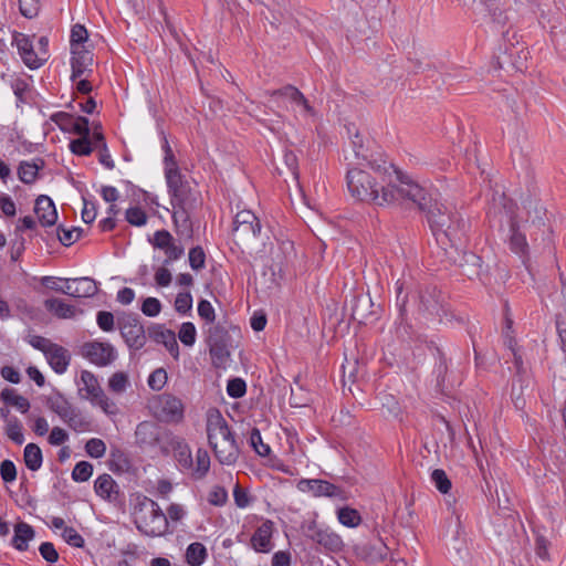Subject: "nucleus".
I'll return each instance as SVG.
<instances>
[{
  "mask_svg": "<svg viewBox=\"0 0 566 566\" xmlns=\"http://www.w3.org/2000/svg\"><path fill=\"white\" fill-rule=\"evenodd\" d=\"M93 474V465L87 461H80L72 471V479L75 482H86Z\"/></svg>",
  "mask_w": 566,
  "mask_h": 566,
  "instance_id": "obj_48",
  "label": "nucleus"
},
{
  "mask_svg": "<svg viewBox=\"0 0 566 566\" xmlns=\"http://www.w3.org/2000/svg\"><path fill=\"white\" fill-rule=\"evenodd\" d=\"M396 306L399 312L400 324L398 333L408 334L410 326L407 323L411 298V305L419 319L426 322L450 321L449 304L446 295L438 286L432 284H422L417 287L407 281L398 280L395 284Z\"/></svg>",
  "mask_w": 566,
  "mask_h": 566,
  "instance_id": "obj_2",
  "label": "nucleus"
},
{
  "mask_svg": "<svg viewBox=\"0 0 566 566\" xmlns=\"http://www.w3.org/2000/svg\"><path fill=\"white\" fill-rule=\"evenodd\" d=\"M22 429V422L17 417H11L6 423L4 432L15 444L21 446L24 442Z\"/></svg>",
  "mask_w": 566,
  "mask_h": 566,
  "instance_id": "obj_41",
  "label": "nucleus"
},
{
  "mask_svg": "<svg viewBox=\"0 0 566 566\" xmlns=\"http://www.w3.org/2000/svg\"><path fill=\"white\" fill-rule=\"evenodd\" d=\"M207 434L211 448H216L218 442L233 434L219 410L208 415Z\"/></svg>",
  "mask_w": 566,
  "mask_h": 566,
  "instance_id": "obj_15",
  "label": "nucleus"
},
{
  "mask_svg": "<svg viewBox=\"0 0 566 566\" xmlns=\"http://www.w3.org/2000/svg\"><path fill=\"white\" fill-rule=\"evenodd\" d=\"M45 163L42 158L32 160H22L18 167V177L25 185H32L39 176V171L43 169Z\"/></svg>",
  "mask_w": 566,
  "mask_h": 566,
  "instance_id": "obj_27",
  "label": "nucleus"
},
{
  "mask_svg": "<svg viewBox=\"0 0 566 566\" xmlns=\"http://www.w3.org/2000/svg\"><path fill=\"white\" fill-rule=\"evenodd\" d=\"M304 534L325 552L338 553L344 546L343 539L338 534L327 527H319L316 522H311L304 528Z\"/></svg>",
  "mask_w": 566,
  "mask_h": 566,
  "instance_id": "obj_10",
  "label": "nucleus"
},
{
  "mask_svg": "<svg viewBox=\"0 0 566 566\" xmlns=\"http://www.w3.org/2000/svg\"><path fill=\"white\" fill-rule=\"evenodd\" d=\"M90 122L84 116L73 117L69 133L78 135L80 137L90 136Z\"/></svg>",
  "mask_w": 566,
  "mask_h": 566,
  "instance_id": "obj_60",
  "label": "nucleus"
},
{
  "mask_svg": "<svg viewBox=\"0 0 566 566\" xmlns=\"http://www.w3.org/2000/svg\"><path fill=\"white\" fill-rule=\"evenodd\" d=\"M207 344L209 346L212 365L216 368H226L231 355L230 348L232 346L229 331L220 324L210 327Z\"/></svg>",
  "mask_w": 566,
  "mask_h": 566,
  "instance_id": "obj_7",
  "label": "nucleus"
},
{
  "mask_svg": "<svg viewBox=\"0 0 566 566\" xmlns=\"http://www.w3.org/2000/svg\"><path fill=\"white\" fill-rule=\"evenodd\" d=\"M273 522L266 520L263 522L251 536V547L258 553H269L273 544L271 542L273 533Z\"/></svg>",
  "mask_w": 566,
  "mask_h": 566,
  "instance_id": "obj_21",
  "label": "nucleus"
},
{
  "mask_svg": "<svg viewBox=\"0 0 566 566\" xmlns=\"http://www.w3.org/2000/svg\"><path fill=\"white\" fill-rule=\"evenodd\" d=\"M35 536L34 528L25 523L19 522L14 525V535L11 545L19 552H25L29 548V542Z\"/></svg>",
  "mask_w": 566,
  "mask_h": 566,
  "instance_id": "obj_28",
  "label": "nucleus"
},
{
  "mask_svg": "<svg viewBox=\"0 0 566 566\" xmlns=\"http://www.w3.org/2000/svg\"><path fill=\"white\" fill-rule=\"evenodd\" d=\"M64 422L76 432L90 431L92 427V421L78 408Z\"/></svg>",
  "mask_w": 566,
  "mask_h": 566,
  "instance_id": "obj_39",
  "label": "nucleus"
},
{
  "mask_svg": "<svg viewBox=\"0 0 566 566\" xmlns=\"http://www.w3.org/2000/svg\"><path fill=\"white\" fill-rule=\"evenodd\" d=\"M510 247L511 250L520 255H523L526 253L528 244L526 241V238L523 233L518 231V224L517 221L511 217L510 219Z\"/></svg>",
  "mask_w": 566,
  "mask_h": 566,
  "instance_id": "obj_34",
  "label": "nucleus"
},
{
  "mask_svg": "<svg viewBox=\"0 0 566 566\" xmlns=\"http://www.w3.org/2000/svg\"><path fill=\"white\" fill-rule=\"evenodd\" d=\"M459 244L460 243H454L453 247L451 244L450 250L442 248L446 256L451 263L459 266L461 269V273L468 279H478L483 281L488 275V269L484 266L481 256L471 251L460 250L458 247Z\"/></svg>",
  "mask_w": 566,
  "mask_h": 566,
  "instance_id": "obj_6",
  "label": "nucleus"
},
{
  "mask_svg": "<svg viewBox=\"0 0 566 566\" xmlns=\"http://www.w3.org/2000/svg\"><path fill=\"white\" fill-rule=\"evenodd\" d=\"M161 417L166 422L178 423L184 419V403L172 395L160 398Z\"/></svg>",
  "mask_w": 566,
  "mask_h": 566,
  "instance_id": "obj_20",
  "label": "nucleus"
},
{
  "mask_svg": "<svg viewBox=\"0 0 566 566\" xmlns=\"http://www.w3.org/2000/svg\"><path fill=\"white\" fill-rule=\"evenodd\" d=\"M23 459L25 467L31 471H38L43 462L40 447L35 443H28L24 448Z\"/></svg>",
  "mask_w": 566,
  "mask_h": 566,
  "instance_id": "obj_37",
  "label": "nucleus"
},
{
  "mask_svg": "<svg viewBox=\"0 0 566 566\" xmlns=\"http://www.w3.org/2000/svg\"><path fill=\"white\" fill-rule=\"evenodd\" d=\"M167 382V373L164 368L155 369L148 377V386L156 391L164 388Z\"/></svg>",
  "mask_w": 566,
  "mask_h": 566,
  "instance_id": "obj_59",
  "label": "nucleus"
},
{
  "mask_svg": "<svg viewBox=\"0 0 566 566\" xmlns=\"http://www.w3.org/2000/svg\"><path fill=\"white\" fill-rule=\"evenodd\" d=\"M44 307L56 317L66 319L75 316L76 308L61 298H48L44 301Z\"/></svg>",
  "mask_w": 566,
  "mask_h": 566,
  "instance_id": "obj_31",
  "label": "nucleus"
},
{
  "mask_svg": "<svg viewBox=\"0 0 566 566\" xmlns=\"http://www.w3.org/2000/svg\"><path fill=\"white\" fill-rule=\"evenodd\" d=\"M228 501V492L223 486L214 485L208 495V502L214 506H222Z\"/></svg>",
  "mask_w": 566,
  "mask_h": 566,
  "instance_id": "obj_63",
  "label": "nucleus"
},
{
  "mask_svg": "<svg viewBox=\"0 0 566 566\" xmlns=\"http://www.w3.org/2000/svg\"><path fill=\"white\" fill-rule=\"evenodd\" d=\"M45 357L49 365L56 374L65 373L71 361L69 350L57 344L51 347V349L45 354Z\"/></svg>",
  "mask_w": 566,
  "mask_h": 566,
  "instance_id": "obj_24",
  "label": "nucleus"
},
{
  "mask_svg": "<svg viewBox=\"0 0 566 566\" xmlns=\"http://www.w3.org/2000/svg\"><path fill=\"white\" fill-rule=\"evenodd\" d=\"M117 326L122 337L130 349L139 350L145 346L146 334L138 314H122L117 317Z\"/></svg>",
  "mask_w": 566,
  "mask_h": 566,
  "instance_id": "obj_8",
  "label": "nucleus"
},
{
  "mask_svg": "<svg viewBox=\"0 0 566 566\" xmlns=\"http://www.w3.org/2000/svg\"><path fill=\"white\" fill-rule=\"evenodd\" d=\"M196 327L191 322L182 323L178 333L180 342L186 346H192L196 342Z\"/></svg>",
  "mask_w": 566,
  "mask_h": 566,
  "instance_id": "obj_53",
  "label": "nucleus"
},
{
  "mask_svg": "<svg viewBox=\"0 0 566 566\" xmlns=\"http://www.w3.org/2000/svg\"><path fill=\"white\" fill-rule=\"evenodd\" d=\"M210 469V455L207 450L199 448L196 453V463L192 461L190 472L195 480L203 479Z\"/></svg>",
  "mask_w": 566,
  "mask_h": 566,
  "instance_id": "obj_35",
  "label": "nucleus"
},
{
  "mask_svg": "<svg viewBox=\"0 0 566 566\" xmlns=\"http://www.w3.org/2000/svg\"><path fill=\"white\" fill-rule=\"evenodd\" d=\"M337 518L340 524L352 528L357 527L361 523L360 513L349 506L338 509Z\"/></svg>",
  "mask_w": 566,
  "mask_h": 566,
  "instance_id": "obj_40",
  "label": "nucleus"
},
{
  "mask_svg": "<svg viewBox=\"0 0 566 566\" xmlns=\"http://www.w3.org/2000/svg\"><path fill=\"white\" fill-rule=\"evenodd\" d=\"M227 392L231 398H241L247 392V384L242 378H231L227 385Z\"/></svg>",
  "mask_w": 566,
  "mask_h": 566,
  "instance_id": "obj_56",
  "label": "nucleus"
},
{
  "mask_svg": "<svg viewBox=\"0 0 566 566\" xmlns=\"http://www.w3.org/2000/svg\"><path fill=\"white\" fill-rule=\"evenodd\" d=\"M88 33L84 25L75 24L71 30V50L84 49L82 44L87 40Z\"/></svg>",
  "mask_w": 566,
  "mask_h": 566,
  "instance_id": "obj_50",
  "label": "nucleus"
},
{
  "mask_svg": "<svg viewBox=\"0 0 566 566\" xmlns=\"http://www.w3.org/2000/svg\"><path fill=\"white\" fill-rule=\"evenodd\" d=\"M77 230L81 231V228L65 229L63 226L60 224L56 228L59 241L65 247L73 244L78 240V234H74Z\"/></svg>",
  "mask_w": 566,
  "mask_h": 566,
  "instance_id": "obj_61",
  "label": "nucleus"
},
{
  "mask_svg": "<svg viewBox=\"0 0 566 566\" xmlns=\"http://www.w3.org/2000/svg\"><path fill=\"white\" fill-rule=\"evenodd\" d=\"M128 386V377L125 373L117 371L112 375L108 380V387L112 391L120 394L126 390Z\"/></svg>",
  "mask_w": 566,
  "mask_h": 566,
  "instance_id": "obj_58",
  "label": "nucleus"
},
{
  "mask_svg": "<svg viewBox=\"0 0 566 566\" xmlns=\"http://www.w3.org/2000/svg\"><path fill=\"white\" fill-rule=\"evenodd\" d=\"M85 451L90 457L99 459L104 457L106 452V444L102 439L92 438L86 441Z\"/></svg>",
  "mask_w": 566,
  "mask_h": 566,
  "instance_id": "obj_52",
  "label": "nucleus"
},
{
  "mask_svg": "<svg viewBox=\"0 0 566 566\" xmlns=\"http://www.w3.org/2000/svg\"><path fill=\"white\" fill-rule=\"evenodd\" d=\"M207 556L205 545L199 542L191 543L186 551V560L191 566L202 565Z\"/></svg>",
  "mask_w": 566,
  "mask_h": 566,
  "instance_id": "obj_38",
  "label": "nucleus"
},
{
  "mask_svg": "<svg viewBox=\"0 0 566 566\" xmlns=\"http://www.w3.org/2000/svg\"><path fill=\"white\" fill-rule=\"evenodd\" d=\"M171 434L170 431L151 421L140 422L135 431L136 443L140 448L160 447L164 452H167L164 444H167Z\"/></svg>",
  "mask_w": 566,
  "mask_h": 566,
  "instance_id": "obj_9",
  "label": "nucleus"
},
{
  "mask_svg": "<svg viewBox=\"0 0 566 566\" xmlns=\"http://www.w3.org/2000/svg\"><path fill=\"white\" fill-rule=\"evenodd\" d=\"M297 489L301 492H311L313 496H326L331 499L347 500V492L326 480L321 479H302L297 482Z\"/></svg>",
  "mask_w": 566,
  "mask_h": 566,
  "instance_id": "obj_12",
  "label": "nucleus"
},
{
  "mask_svg": "<svg viewBox=\"0 0 566 566\" xmlns=\"http://www.w3.org/2000/svg\"><path fill=\"white\" fill-rule=\"evenodd\" d=\"M429 349L436 359L433 375L436 376L437 387L442 388L444 386L449 369L446 354L442 348L433 342L430 343Z\"/></svg>",
  "mask_w": 566,
  "mask_h": 566,
  "instance_id": "obj_25",
  "label": "nucleus"
},
{
  "mask_svg": "<svg viewBox=\"0 0 566 566\" xmlns=\"http://www.w3.org/2000/svg\"><path fill=\"white\" fill-rule=\"evenodd\" d=\"M346 182L352 197L377 206L391 205L399 198L419 203L423 200L422 187L390 163H385L384 174L348 169Z\"/></svg>",
  "mask_w": 566,
  "mask_h": 566,
  "instance_id": "obj_1",
  "label": "nucleus"
},
{
  "mask_svg": "<svg viewBox=\"0 0 566 566\" xmlns=\"http://www.w3.org/2000/svg\"><path fill=\"white\" fill-rule=\"evenodd\" d=\"M192 308V296L190 292H180L177 294L175 300V310L185 315L189 313Z\"/></svg>",
  "mask_w": 566,
  "mask_h": 566,
  "instance_id": "obj_57",
  "label": "nucleus"
},
{
  "mask_svg": "<svg viewBox=\"0 0 566 566\" xmlns=\"http://www.w3.org/2000/svg\"><path fill=\"white\" fill-rule=\"evenodd\" d=\"M94 490L98 496L109 502L117 501L119 497V486L107 473L99 475L95 480Z\"/></svg>",
  "mask_w": 566,
  "mask_h": 566,
  "instance_id": "obj_23",
  "label": "nucleus"
},
{
  "mask_svg": "<svg viewBox=\"0 0 566 566\" xmlns=\"http://www.w3.org/2000/svg\"><path fill=\"white\" fill-rule=\"evenodd\" d=\"M70 149L74 155L88 156L93 151V143L90 139V136L80 137L71 140Z\"/></svg>",
  "mask_w": 566,
  "mask_h": 566,
  "instance_id": "obj_44",
  "label": "nucleus"
},
{
  "mask_svg": "<svg viewBox=\"0 0 566 566\" xmlns=\"http://www.w3.org/2000/svg\"><path fill=\"white\" fill-rule=\"evenodd\" d=\"M350 143L356 159L365 161L366 167L374 172L384 174L385 163L387 161L380 156L378 158H374V155L369 154L368 149L364 145L363 137L358 132L355 133Z\"/></svg>",
  "mask_w": 566,
  "mask_h": 566,
  "instance_id": "obj_16",
  "label": "nucleus"
},
{
  "mask_svg": "<svg viewBox=\"0 0 566 566\" xmlns=\"http://www.w3.org/2000/svg\"><path fill=\"white\" fill-rule=\"evenodd\" d=\"M81 381L83 382V387L78 388V392L82 398L92 401L97 396H101L103 389L101 388L99 382L93 373L83 370L81 373Z\"/></svg>",
  "mask_w": 566,
  "mask_h": 566,
  "instance_id": "obj_30",
  "label": "nucleus"
},
{
  "mask_svg": "<svg viewBox=\"0 0 566 566\" xmlns=\"http://www.w3.org/2000/svg\"><path fill=\"white\" fill-rule=\"evenodd\" d=\"M249 444L260 457H266L271 452L269 444L263 442L261 432L258 428H253L251 430L249 437Z\"/></svg>",
  "mask_w": 566,
  "mask_h": 566,
  "instance_id": "obj_43",
  "label": "nucleus"
},
{
  "mask_svg": "<svg viewBox=\"0 0 566 566\" xmlns=\"http://www.w3.org/2000/svg\"><path fill=\"white\" fill-rule=\"evenodd\" d=\"M71 284L74 285L73 297H92L98 291L96 282L87 276L73 279Z\"/></svg>",
  "mask_w": 566,
  "mask_h": 566,
  "instance_id": "obj_33",
  "label": "nucleus"
},
{
  "mask_svg": "<svg viewBox=\"0 0 566 566\" xmlns=\"http://www.w3.org/2000/svg\"><path fill=\"white\" fill-rule=\"evenodd\" d=\"M480 4L484 7L492 22L499 25H504L507 22L509 17L505 9L502 7L501 0H480Z\"/></svg>",
  "mask_w": 566,
  "mask_h": 566,
  "instance_id": "obj_36",
  "label": "nucleus"
},
{
  "mask_svg": "<svg viewBox=\"0 0 566 566\" xmlns=\"http://www.w3.org/2000/svg\"><path fill=\"white\" fill-rule=\"evenodd\" d=\"M63 539L71 546L82 548L85 544L83 536L72 526L64 527Z\"/></svg>",
  "mask_w": 566,
  "mask_h": 566,
  "instance_id": "obj_62",
  "label": "nucleus"
},
{
  "mask_svg": "<svg viewBox=\"0 0 566 566\" xmlns=\"http://www.w3.org/2000/svg\"><path fill=\"white\" fill-rule=\"evenodd\" d=\"M12 44L17 46L23 63L31 70L41 67L46 62L45 52L36 53L30 36L21 32H14Z\"/></svg>",
  "mask_w": 566,
  "mask_h": 566,
  "instance_id": "obj_14",
  "label": "nucleus"
},
{
  "mask_svg": "<svg viewBox=\"0 0 566 566\" xmlns=\"http://www.w3.org/2000/svg\"><path fill=\"white\" fill-rule=\"evenodd\" d=\"M161 148L165 153V156H164V170L165 171H174V170H179V166H178V161L175 157V154L168 143V139L166 137V135L163 133V145H161Z\"/></svg>",
  "mask_w": 566,
  "mask_h": 566,
  "instance_id": "obj_47",
  "label": "nucleus"
},
{
  "mask_svg": "<svg viewBox=\"0 0 566 566\" xmlns=\"http://www.w3.org/2000/svg\"><path fill=\"white\" fill-rule=\"evenodd\" d=\"M261 223L250 210L239 211L233 220V237L242 243L254 240L260 235Z\"/></svg>",
  "mask_w": 566,
  "mask_h": 566,
  "instance_id": "obj_11",
  "label": "nucleus"
},
{
  "mask_svg": "<svg viewBox=\"0 0 566 566\" xmlns=\"http://www.w3.org/2000/svg\"><path fill=\"white\" fill-rule=\"evenodd\" d=\"M269 94L271 97H276V96L286 97L291 102L303 106V108L306 113H310V114L313 113V107L310 105L306 97L303 95V93L298 88H296L293 85H290V84L285 85L281 88L269 92Z\"/></svg>",
  "mask_w": 566,
  "mask_h": 566,
  "instance_id": "obj_29",
  "label": "nucleus"
},
{
  "mask_svg": "<svg viewBox=\"0 0 566 566\" xmlns=\"http://www.w3.org/2000/svg\"><path fill=\"white\" fill-rule=\"evenodd\" d=\"M19 11L27 19H33L39 14L40 0H18Z\"/></svg>",
  "mask_w": 566,
  "mask_h": 566,
  "instance_id": "obj_55",
  "label": "nucleus"
},
{
  "mask_svg": "<svg viewBox=\"0 0 566 566\" xmlns=\"http://www.w3.org/2000/svg\"><path fill=\"white\" fill-rule=\"evenodd\" d=\"M148 335L156 343L163 344L176 360L179 358V345L174 331L160 324H153L148 327Z\"/></svg>",
  "mask_w": 566,
  "mask_h": 566,
  "instance_id": "obj_17",
  "label": "nucleus"
},
{
  "mask_svg": "<svg viewBox=\"0 0 566 566\" xmlns=\"http://www.w3.org/2000/svg\"><path fill=\"white\" fill-rule=\"evenodd\" d=\"M167 444L172 449L174 457L181 472H188L192 469L191 450L185 439L171 434Z\"/></svg>",
  "mask_w": 566,
  "mask_h": 566,
  "instance_id": "obj_18",
  "label": "nucleus"
},
{
  "mask_svg": "<svg viewBox=\"0 0 566 566\" xmlns=\"http://www.w3.org/2000/svg\"><path fill=\"white\" fill-rule=\"evenodd\" d=\"M72 52V59H71V65L80 66L87 69V66L93 61V54L84 49H73Z\"/></svg>",
  "mask_w": 566,
  "mask_h": 566,
  "instance_id": "obj_51",
  "label": "nucleus"
},
{
  "mask_svg": "<svg viewBox=\"0 0 566 566\" xmlns=\"http://www.w3.org/2000/svg\"><path fill=\"white\" fill-rule=\"evenodd\" d=\"M514 52H510L505 48L503 51L500 48V53L495 56V69L504 70L506 72L517 69L513 60Z\"/></svg>",
  "mask_w": 566,
  "mask_h": 566,
  "instance_id": "obj_45",
  "label": "nucleus"
},
{
  "mask_svg": "<svg viewBox=\"0 0 566 566\" xmlns=\"http://www.w3.org/2000/svg\"><path fill=\"white\" fill-rule=\"evenodd\" d=\"M423 200L411 201L419 210L426 212L428 224L437 239V242L444 244L447 240L450 245L454 243H462L465 238L470 223L465 220L460 211L454 207L448 206L438 200L428 198V192L424 188Z\"/></svg>",
  "mask_w": 566,
  "mask_h": 566,
  "instance_id": "obj_3",
  "label": "nucleus"
},
{
  "mask_svg": "<svg viewBox=\"0 0 566 566\" xmlns=\"http://www.w3.org/2000/svg\"><path fill=\"white\" fill-rule=\"evenodd\" d=\"M45 405L52 412L56 413L62 421H65L77 408L60 391H56L53 396H49L45 399Z\"/></svg>",
  "mask_w": 566,
  "mask_h": 566,
  "instance_id": "obj_26",
  "label": "nucleus"
},
{
  "mask_svg": "<svg viewBox=\"0 0 566 566\" xmlns=\"http://www.w3.org/2000/svg\"><path fill=\"white\" fill-rule=\"evenodd\" d=\"M212 450L221 464L231 465L239 458V447L233 434L218 442Z\"/></svg>",
  "mask_w": 566,
  "mask_h": 566,
  "instance_id": "obj_22",
  "label": "nucleus"
},
{
  "mask_svg": "<svg viewBox=\"0 0 566 566\" xmlns=\"http://www.w3.org/2000/svg\"><path fill=\"white\" fill-rule=\"evenodd\" d=\"M135 525L137 530L150 537L167 533L169 523L166 514L154 500L143 496L135 505Z\"/></svg>",
  "mask_w": 566,
  "mask_h": 566,
  "instance_id": "obj_5",
  "label": "nucleus"
},
{
  "mask_svg": "<svg viewBox=\"0 0 566 566\" xmlns=\"http://www.w3.org/2000/svg\"><path fill=\"white\" fill-rule=\"evenodd\" d=\"M168 193L170 202L175 209L172 221L178 232L187 238L192 237V222L190 219V210L193 208L195 200L191 199V189L189 182L179 170L165 171Z\"/></svg>",
  "mask_w": 566,
  "mask_h": 566,
  "instance_id": "obj_4",
  "label": "nucleus"
},
{
  "mask_svg": "<svg viewBox=\"0 0 566 566\" xmlns=\"http://www.w3.org/2000/svg\"><path fill=\"white\" fill-rule=\"evenodd\" d=\"M81 354L99 367L111 365L117 357L115 348L109 343L98 340L84 343L81 347Z\"/></svg>",
  "mask_w": 566,
  "mask_h": 566,
  "instance_id": "obj_13",
  "label": "nucleus"
},
{
  "mask_svg": "<svg viewBox=\"0 0 566 566\" xmlns=\"http://www.w3.org/2000/svg\"><path fill=\"white\" fill-rule=\"evenodd\" d=\"M11 88L19 103H28V94L31 91L30 84L22 77H15L10 82Z\"/></svg>",
  "mask_w": 566,
  "mask_h": 566,
  "instance_id": "obj_42",
  "label": "nucleus"
},
{
  "mask_svg": "<svg viewBox=\"0 0 566 566\" xmlns=\"http://www.w3.org/2000/svg\"><path fill=\"white\" fill-rule=\"evenodd\" d=\"M431 481L433 482L437 490L443 494H447L452 488L450 479L442 469H434L432 471Z\"/></svg>",
  "mask_w": 566,
  "mask_h": 566,
  "instance_id": "obj_46",
  "label": "nucleus"
},
{
  "mask_svg": "<svg viewBox=\"0 0 566 566\" xmlns=\"http://www.w3.org/2000/svg\"><path fill=\"white\" fill-rule=\"evenodd\" d=\"M161 311V303L156 297H147L142 304V312L149 317L157 316Z\"/></svg>",
  "mask_w": 566,
  "mask_h": 566,
  "instance_id": "obj_64",
  "label": "nucleus"
},
{
  "mask_svg": "<svg viewBox=\"0 0 566 566\" xmlns=\"http://www.w3.org/2000/svg\"><path fill=\"white\" fill-rule=\"evenodd\" d=\"M126 220L132 226L142 227L147 222L146 212L139 207H130L125 213Z\"/></svg>",
  "mask_w": 566,
  "mask_h": 566,
  "instance_id": "obj_54",
  "label": "nucleus"
},
{
  "mask_svg": "<svg viewBox=\"0 0 566 566\" xmlns=\"http://www.w3.org/2000/svg\"><path fill=\"white\" fill-rule=\"evenodd\" d=\"M0 399L4 405L15 407L21 413H27L31 407L30 401L18 395L13 388H4L0 392Z\"/></svg>",
  "mask_w": 566,
  "mask_h": 566,
  "instance_id": "obj_32",
  "label": "nucleus"
},
{
  "mask_svg": "<svg viewBox=\"0 0 566 566\" xmlns=\"http://www.w3.org/2000/svg\"><path fill=\"white\" fill-rule=\"evenodd\" d=\"M189 265L195 271H200L206 266V253L200 245L189 250Z\"/></svg>",
  "mask_w": 566,
  "mask_h": 566,
  "instance_id": "obj_49",
  "label": "nucleus"
},
{
  "mask_svg": "<svg viewBox=\"0 0 566 566\" xmlns=\"http://www.w3.org/2000/svg\"><path fill=\"white\" fill-rule=\"evenodd\" d=\"M34 213L43 227H52L56 223L57 211L53 200L45 195H40L34 205Z\"/></svg>",
  "mask_w": 566,
  "mask_h": 566,
  "instance_id": "obj_19",
  "label": "nucleus"
}]
</instances>
